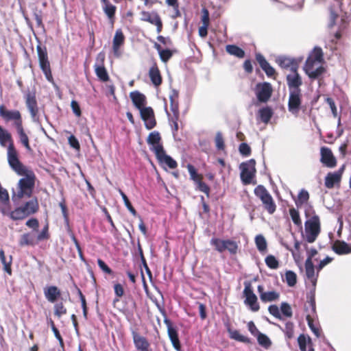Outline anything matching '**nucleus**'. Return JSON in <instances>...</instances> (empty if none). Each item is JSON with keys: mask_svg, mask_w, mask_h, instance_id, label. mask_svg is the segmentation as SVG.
Returning <instances> with one entry per match:
<instances>
[{"mask_svg": "<svg viewBox=\"0 0 351 351\" xmlns=\"http://www.w3.org/2000/svg\"><path fill=\"white\" fill-rule=\"evenodd\" d=\"M195 184H197V189L205 193L208 197L210 196V189L207 184L203 182V180H198Z\"/></svg>", "mask_w": 351, "mask_h": 351, "instance_id": "54", "label": "nucleus"}, {"mask_svg": "<svg viewBox=\"0 0 351 351\" xmlns=\"http://www.w3.org/2000/svg\"><path fill=\"white\" fill-rule=\"evenodd\" d=\"M130 97L136 108L139 110L144 107L146 102V97L143 94L136 90L130 93Z\"/></svg>", "mask_w": 351, "mask_h": 351, "instance_id": "33", "label": "nucleus"}, {"mask_svg": "<svg viewBox=\"0 0 351 351\" xmlns=\"http://www.w3.org/2000/svg\"><path fill=\"white\" fill-rule=\"evenodd\" d=\"M341 23L339 25V30L335 32V38L336 40H339L341 37V32L343 31L348 25V21L347 16L343 15L341 18Z\"/></svg>", "mask_w": 351, "mask_h": 351, "instance_id": "48", "label": "nucleus"}, {"mask_svg": "<svg viewBox=\"0 0 351 351\" xmlns=\"http://www.w3.org/2000/svg\"><path fill=\"white\" fill-rule=\"evenodd\" d=\"M170 108L174 117L179 115V104H178V94L176 92H173L170 95Z\"/></svg>", "mask_w": 351, "mask_h": 351, "instance_id": "43", "label": "nucleus"}, {"mask_svg": "<svg viewBox=\"0 0 351 351\" xmlns=\"http://www.w3.org/2000/svg\"><path fill=\"white\" fill-rule=\"evenodd\" d=\"M67 310L62 302H58L54 305V315L58 317H61L63 315L66 314Z\"/></svg>", "mask_w": 351, "mask_h": 351, "instance_id": "53", "label": "nucleus"}, {"mask_svg": "<svg viewBox=\"0 0 351 351\" xmlns=\"http://www.w3.org/2000/svg\"><path fill=\"white\" fill-rule=\"evenodd\" d=\"M254 193L256 197L261 200L263 209L268 214L273 215L276 211V204L271 195L263 185H258L254 189Z\"/></svg>", "mask_w": 351, "mask_h": 351, "instance_id": "7", "label": "nucleus"}, {"mask_svg": "<svg viewBox=\"0 0 351 351\" xmlns=\"http://www.w3.org/2000/svg\"><path fill=\"white\" fill-rule=\"evenodd\" d=\"M280 311L287 317H291L293 315L291 306L287 302H282L280 304Z\"/></svg>", "mask_w": 351, "mask_h": 351, "instance_id": "59", "label": "nucleus"}, {"mask_svg": "<svg viewBox=\"0 0 351 351\" xmlns=\"http://www.w3.org/2000/svg\"><path fill=\"white\" fill-rule=\"evenodd\" d=\"M165 324L167 326V332L169 337L173 344L174 348L177 350L180 348V343L178 338V332L176 328L172 326L171 322L169 319L165 320Z\"/></svg>", "mask_w": 351, "mask_h": 351, "instance_id": "29", "label": "nucleus"}, {"mask_svg": "<svg viewBox=\"0 0 351 351\" xmlns=\"http://www.w3.org/2000/svg\"><path fill=\"white\" fill-rule=\"evenodd\" d=\"M147 143L150 146L149 149L153 152L155 155H159L165 150L162 143V138L158 131H154L149 133L147 138Z\"/></svg>", "mask_w": 351, "mask_h": 351, "instance_id": "13", "label": "nucleus"}, {"mask_svg": "<svg viewBox=\"0 0 351 351\" xmlns=\"http://www.w3.org/2000/svg\"><path fill=\"white\" fill-rule=\"evenodd\" d=\"M210 245L219 253H223L228 251L230 255H236L239 251V245L237 242L232 239H221L219 238H212Z\"/></svg>", "mask_w": 351, "mask_h": 351, "instance_id": "9", "label": "nucleus"}, {"mask_svg": "<svg viewBox=\"0 0 351 351\" xmlns=\"http://www.w3.org/2000/svg\"><path fill=\"white\" fill-rule=\"evenodd\" d=\"M285 280L288 286L293 287L297 283V276L293 271H287L285 273Z\"/></svg>", "mask_w": 351, "mask_h": 351, "instance_id": "51", "label": "nucleus"}, {"mask_svg": "<svg viewBox=\"0 0 351 351\" xmlns=\"http://www.w3.org/2000/svg\"><path fill=\"white\" fill-rule=\"evenodd\" d=\"M344 167H341L338 171L329 172L325 177L324 185L327 189H332L335 185L339 186L341 181Z\"/></svg>", "mask_w": 351, "mask_h": 351, "instance_id": "16", "label": "nucleus"}, {"mask_svg": "<svg viewBox=\"0 0 351 351\" xmlns=\"http://www.w3.org/2000/svg\"><path fill=\"white\" fill-rule=\"evenodd\" d=\"M306 319L307 321L308 327L312 330V332L314 333V335L317 337H320V330L319 328L316 327L313 324V319L311 317L310 314L306 315Z\"/></svg>", "mask_w": 351, "mask_h": 351, "instance_id": "55", "label": "nucleus"}, {"mask_svg": "<svg viewBox=\"0 0 351 351\" xmlns=\"http://www.w3.org/2000/svg\"><path fill=\"white\" fill-rule=\"evenodd\" d=\"M125 43V36L121 29L116 31L112 40V51L115 57L119 58L121 55V48Z\"/></svg>", "mask_w": 351, "mask_h": 351, "instance_id": "22", "label": "nucleus"}, {"mask_svg": "<svg viewBox=\"0 0 351 351\" xmlns=\"http://www.w3.org/2000/svg\"><path fill=\"white\" fill-rule=\"evenodd\" d=\"M134 345L138 351H152L150 343L145 337L142 336L136 330H132Z\"/></svg>", "mask_w": 351, "mask_h": 351, "instance_id": "18", "label": "nucleus"}, {"mask_svg": "<svg viewBox=\"0 0 351 351\" xmlns=\"http://www.w3.org/2000/svg\"><path fill=\"white\" fill-rule=\"evenodd\" d=\"M308 219L304 223L305 239L309 243H314L321 232V221L319 217L315 214L311 206H309L304 212Z\"/></svg>", "mask_w": 351, "mask_h": 351, "instance_id": "3", "label": "nucleus"}, {"mask_svg": "<svg viewBox=\"0 0 351 351\" xmlns=\"http://www.w3.org/2000/svg\"><path fill=\"white\" fill-rule=\"evenodd\" d=\"M0 117L5 123H12L19 136L20 143L27 152H32V149L29 145V137L24 129L21 112L16 109L10 110L5 104H1Z\"/></svg>", "mask_w": 351, "mask_h": 351, "instance_id": "1", "label": "nucleus"}, {"mask_svg": "<svg viewBox=\"0 0 351 351\" xmlns=\"http://www.w3.org/2000/svg\"><path fill=\"white\" fill-rule=\"evenodd\" d=\"M298 343L301 351H315L312 339L308 335L300 334L298 337Z\"/></svg>", "mask_w": 351, "mask_h": 351, "instance_id": "31", "label": "nucleus"}, {"mask_svg": "<svg viewBox=\"0 0 351 351\" xmlns=\"http://www.w3.org/2000/svg\"><path fill=\"white\" fill-rule=\"evenodd\" d=\"M257 291L260 299L263 303L276 302L279 300L280 296V293L275 290L265 291L264 287L261 285L257 287Z\"/></svg>", "mask_w": 351, "mask_h": 351, "instance_id": "20", "label": "nucleus"}, {"mask_svg": "<svg viewBox=\"0 0 351 351\" xmlns=\"http://www.w3.org/2000/svg\"><path fill=\"white\" fill-rule=\"evenodd\" d=\"M97 264L99 267V268L106 274H113V271L106 264V263L100 259V258H98L97 259Z\"/></svg>", "mask_w": 351, "mask_h": 351, "instance_id": "63", "label": "nucleus"}, {"mask_svg": "<svg viewBox=\"0 0 351 351\" xmlns=\"http://www.w3.org/2000/svg\"><path fill=\"white\" fill-rule=\"evenodd\" d=\"M239 151L244 156H250L252 152L250 147L245 143H242L239 145Z\"/></svg>", "mask_w": 351, "mask_h": 351, "instance_id": "60", "label": "nucleus"}, {"mask_svg": "<svg viewBox=\"0 0 351 351\" xmlns=\"http://www.w3.org/2000/svg\"><path fill=\"white\" fill-rule=\"evenodd\" d=\"M268 311L269 313L272 315L274 317L278 319H282V316L279 311V308L276 304L270 305L268 307Z\"/></svg>", "mask_w": 351, "mask_h": 351, "instance_id": "61", "label": "nucleus"}, {"mask_svg": "<svg viewBox=\"0 0 351 351\" xmlns=\"http://www.w3.org/2000/svg\"><path fill=\"white\" fill-rule=\"evenodd\" d=\"M43 292L46 300L50 303H56L62 295L60 289L55 285L44 287Z\"/></svg>", "mask_w": 351, "mask_h": 351, "instance_id": "24", "label": "nucleus"}, {"mask_svg": "<svg viewBox=\"0 0 351 351\" xmlns=\"http://www.w3.org/2000/svg\"><path fill=\"white\" fill-rule=\"evenodd\" d=\"M215 145L217 149L223 150L225 149V143L223 138V135L220 132L216 134L215 138Z\"/></svg>", "mask_w": 351, "mask_h": 351, "instance_id": "57", "label": "nucleus"}, {"mask_svg": "<svg viewBox=\"0 0 351 351\" xmlns=\"http://www.w3.org/2000/svg\"><path fill=\"white\" fill-rule=\"evenodd\" d=\"M71 107L72 108L73 113L77 117H80L82 115L81 108H80V105L77 101L72 100L71 103Z\"/></svg>", "mask_w": 351, "mask_h": 351, "instance_id": "64", "label": "nucleus"}, {"mask_svg": "<svg viewBox=\"0 0 351 351\" xmlns=\"http://www.w3.org/2000/svg\"><path fill=\"white\" fill-rule=\"evenodd\" d=\"M39 210V204L37 197L26 202L21 206L16 207L10 213V219L13 221L23 220L26 217L36 213Z\"/></svg>", "mask_w": 351, "mask_h": 351, "instance_id": "6", "label": "nucleus"}, {"mask_svg": "<svg viewBox=\"0 0 351 351\" xmlns=\"http://www.w3.org/2000/svg\"><path fill=\"white\" fill-rule=\"evenodd\" d=\"M285 334L286 337L291 339L293 337L294 335V326L293 324L291 322H288L286 323L285 326Z\"/></svg>", "mask_w": 351, "mask_h": 351, "instance_id": "58", "label": "nucleus"}, {"mask_svg": "<svg viewBox=\"0 0 351 351\" xmlns=\"http://www.w3.org/2000/svg\"><path fill=\"white\" fill-rule=\"evenodd\" d=\"M309 193L305 189H301L295 200L298 208H301L304 204H307L309 200Z\"/></svg>", "mask_w": 351, "mask_h": 351, "instance_id": "40", "label": "nucleus"}, {"mask_svg": "<svg viewBox=\"0 0 351 351\" xmlns=\"http://www.w3.org/2000/svg\"><path fill=\"white\" fill-rule=\"evenodd\" d=\"M8 143L9 145L7 149V158L10 167L18 175L25 174L26 167L19 158L18 152L14 147L12 134L0 125V145L5 147Z\"/></svg>", "mask_w": 351, "mask_h": 351, "instance_id": "2", "label": "nucleus"}, {"mask_svg": "<svg viewBox=\"0 0 351 351\" xmlns=\"http://www.w3.org/2000/svg\"><path fill=\"white\" fill-rule=\"evenodd\" d=\"M140 110L141 119L145 122V126L147 130H152L156 125L154 112L151 107H143Z\"/></svg>", "mask_w": 351, "mask_h": 351, "instance_id": "19", "label": "nucleus"}, {"mask_svg": "<svg viewBox=\"0 0 351 351\" xmlns=\"http://www.w3.org/2000/svg\"><path fill=\"white\" fill-rule=\"evenodd\" d=\"M226 51L230 55L234 56L239 58H243L245 57L244 50L236 45H226Z\"/></svg>", "mask_w": 351, "mask_h": 351, "instance_id": "41", "label": "nucleus"}, {"mask_svg": "<svg viewBox=\"0 0 351 351\" xmlns=\"http://www.w3.org/2000/svg\"><path fill=\"white\" fill-rule=\"evenodd\" d=\"M243 295L245 298L244 304L249 307L253 312H257L260 310V304L258 302V298L254 293L253 287L250 281H245Z\"/></svg>", "mask_w": 351, "mask_h": 351, "instance_id": "11", "label": "nucleus"}, {"mask_svg": "<svg viewBox=\"0 0 351 351\" xmlns=\"http://www.w3.org/2000/svg\"><path fill=\"white\" fill-rule=\"evenodd\" d=\"M94 67L95 74L100 81L106 82L110 80L105 66H94Z\"/></svg>", "mask_w": 351, "mask_h": 351, "instance_id": "44", "label": "nucleus"}, {"mask_svg": "<svg viewBox=\"0 0 351 351\" xmlns=\"http://www.w3.org/2000/svg\"><path fill=\"white\" fill-rule=\"evenodd\" d=\"M276 62L282 69H289L292 72L298 69L300 60L286 56H280L276 59Z\"/></svg>", "mask_w": 351, "mask_h": 351, "instance_id": "23", "label": "nucleus"}, {"mask_svg": "<svg viewBox=\"0 0 351 351\" xmlns=\"http://www.w3.org/2000/svg\"><path fill=\"white\" fill-rule=\"evenodd\" d=\"M36 243L34 237L29 232L22 234L19 241V244L21 247L25 245L33 246L35 245Z\"/></svg>", "mask_w": 351, "mask_h": 351, "instance_id": "42", "label": "nucleus"}, {"mask_svg": "<svg viewBox=\"0 0 351 351\" xmlns=\"http://www.w3.org/2000/svg\"><path fill=\"white\" fill-rule=\"evenodd\" d=\"M188 171L190 174V178L195 183L199 180H203V176L197 172L195 167L191 164H188L187 166Z\"/></svg>", "mask_w": 351, "mask_h": 351, "instance_id": "49", "label": "nucleus"}, {"mask_svg": "<svg viewBox=\"0 0 351 351\" xmlns=\"http://www.w3.org/2000/svg\"><path fill=\"white\" fill-rule=\"evenodd\" d=\"M25 104L29 110L32 119H35L38 114V103L34 93H28L25 96Z\"/></svg>", "mask_w": 351, "mask_h": 351, "instance_id": "26", "label": "nucleus"}, {"mask_svg": "<svg viewBox=\"0 0 351 351\" xmlns=\"http://www.w3.org/2000/svg\"><path fill=\"white\" fill-rule=\"evenodd\" d=\"M265 264L267 265V266L270 269H276L278 268V267H279L278 261L273 255H271V254L268 255L265 258Z\"/></svg>", "mask_w": 351, "mask_h": 351, "instance_id": "52", "label": "nucleus"}, {"mask_svg": "<svg viewBox=\"0 0 351 351\" xmlns=\"http://www.w3.org/2000/svg\"><path fill=\"white\" fill-rule=\"evenodd\" d=\"M33 15L36 21V26L45 30V25L43 23V11L36 7L33 10Z\"/></svg>", "mask_w": 351, "mask_h": 351, "instance_id": "46", "label": "nucleus"}, {"mask_svg": "<svg viewBox=\"0 0 351 351\" xmlns=\"http://www.w3.org/2000/svg\"><path fill=\"white\" fill-rule=\"evenodd\" d=\"M12 256H5V252L3 250H0V260L3 266V271L6 272L9 276H12Z\"/></svg>", "mask_w": 351, "mask_h": 351, "instance_id": "34", "label": "nucleus"}, {"mask_svg": "<svg viewBox=\"0 0 351 351\" xmlns=\"http://www.w3.org/2000/svg\"><path fill=\"white\" fill-rule=\"evenodd\" d=\"M255 165L256 161L254 159H250L240 165L241 180L244 185H248L252 183L256 184V182L252 181L256 172Z\"/></svg>", "mask_w": 351, "mask_h": 351, "instance_id": "10", "label": "nucleus"}, {"mask_svg": "<svg viewBox=\"0 0 351 351\" xmlns=\"http://www.w3.org/2000/svg\"><path fill=\"white\" fill-rule=\"evenodd\" d=\"M286 80L289 91L302 90L300 86L302 85V80L298 70L292 71L291 74L287 75Z\"/></svg>", "mask_w": 351, "mask_h": 351, "instance_id": "21", "label": "nucleus"}, {"mask_svg": "<svg viewBox=\"0 0 351 351\" xmlns=\"http://www.w3.org/2000/svg\"><path fill=\"white\" fill-rule=\"evenodd\" d=\"M49 238V226L48 224H47L41 230V232L38 234L37 237V241H43L48 239Z\"/></svg>", "mask_w": 351, "mask_h": 351, "instance_id": "62", "label": "nucleus"}, {"mask_svg": "<svg viewBox=\"0 0 351 351\" xmlns=\"http://www.w3.org/2000/svg\"><path fill=\"white\" fill-rule=\"evenodd\" d=\"M102 8L110 22L113 24L115 20L117 7L108 1L103 5Z\"/></svg>", "mask_w": 351, "mask_h": 351, "instance_id": "39", "label": "nucleus"}, {"mask_svg": "<svg viewBox=\"0 0 351 351\" xmlns=\"http://www.w3.org/2000/svg\"><path fill=\"white\" fill-rule=\"evenodd\" d=\"M227 330L230 339L247 344L252 343L251 339L249 337L241 335L239 330H232L230 327L227 328Z\"/></svg>", "mask_w": 351, "mask_h": 351, "instance_id": "38", "label": "nucleus"}, {"mask_svg": "<svg viewBox=\"0 0 351 351\" xmlns=\"http://www.w3.org/2000/svg\"><path fill=\"white\" fill-rule=\"evenodd\" d=\"M23 176L25 177L21 178L17 184V191L12 195V200L16 201L23 198H30L32 196L36 176L33 171H27Z\"/></svg>", "mask_w": 351, "mask_h": 351, "instance_id": "5", "label": "nucleus"}, {"mask_svg": "<svg viewBox=\"0 0 351 351\" xmlns=\"http://www.w3.org/2000/svg\"><path fill=\"white\" fill-rule=\"evenodd\" d=\"M320 162L324 166L333 168L337 166V160L332 150L327 147H322L320 149Z\"/></svg>", "mask_w": 351, "mask_h": 351, "instance_id": "17", "label": "nucleus"}, {"mask_svg": "<svg viewBox=\"0 0 351 351\" xmlns=\"http://www.w3.org/2000/svg\"><path fill=\"white\" fill-rule=\"evenodd\" d=\"M154 48L158 51L160 58L162 62H167L173 56V51L169 49H163L160 45L157 43H154Z\"/></svg>", "mask_w": 351, "mask_h": 351, "instance_id": "36", "label": "nucleus"}, {"mask_svg": "<svg viewBox=\"0 0 351 351\" xmlns=\"http://www.w3.org/2000/svg\"><path fill=\"white\" fill-rule=\"evenodd\" d=\"M255 243L259 252H263L266 251L267 247V241L263 235L258 234L255 237Z\"/></svg>", "mask_w": 351, "mask_h": 351, "instance_id": "47", "label": "nucleus"}, {"mask_svg": "<svg viewBox=\"0 0 351 351\" xmlns=\"http://www.w3.org/2000/svg\"><path fill=\"white\" fill-rule=\"evenodd\" d=\"M341 0H335V2L329 8V23L330 28L333 27L337 23L336 20L339 19V12L341 11Z\"/></svg>", "mask_w": 351, "mask_h": 351, "instance_id": "27", "label": "nucleus"}, {"mask_svg": "<svg viewBox=\"0 0 351 351\" xmlns=\"http://www.w3.org/2000/svg\"><path fill=\"white\" fill-rule=\"evenodd\" d=\"M272 86L269 82L258 83L256 86V95L260 102H267L272 95Z\"/></svg>", "mask_w": 351, "mask_h": 351, "instance_id": "14", "label": "nucleus"}, {"mask_svg": "<svg viewBox=\"0 0 351 351\" xmlns=\"http://www.w3.org/2000/svg\"><path fill=\"white\" fill-rule=\"evenodd\" d=\"M256 338L258 344L264 348L268 349L271 346V341L266 335L260 332L256 336Z\"/></svg>", "mask_w": 351, "mask_h": 351, "instance_id": "45", "label": "nucleus"}, {"mask_svg": "<svg viewBox=\"0 0 351 351\" xmlns=\"http://www.w3.org/2000/svg\"><path fill=\"white\" fill-rule=\"evenodd\" d=\"M38 62L40 69L46 79L49 82H53V77L51 69L50 62L48 57L47 49L45 46L38 45L36 46Z\"/></svg>", "mask_w": 351, "mask_h": 351, "instance_id": "8", "label": "nucleus"}, {"mask_svg": "<svg viewBox=\"0 0 351 351\" xmlns=\"http://www.w3.org/2000/svg\"><path fill=\"white\" fill-rule=\"evenodd\" d=\"M149 77L152 84L156 86H159L162 82V77L159 70L157 62L154 60L149 70Z\"/></svg>", "mask_w": 351, "mask_h": 351, "instance_id": "28", "label": "nucleus"}, {"mask_svg": "<svg viewBox=\"0 0 351 351\" xmlns=\"http://www.w3.org/2000/svg\"><path fill=\"white\" fill-rule=\"evenodd\" d=\"M12 211L10 202H0V212L3 215H7L10 218V213H12Z\"/></svg>", "mask_w": 351, "mask_h": 351, "instance_id": "56", "label": "nucleus"}, {"mask_svg": "<svg viewBox=\"0 0 351 351\" xmlns=\"http://www.w3.org/2000/svg\"><path fill=\"white\" fill-rule=\"evenodd\" d=\"M322 61L323 52L322 49L315 47L304 66V71L310 79L316 80L326 71L325 68L322 65L315 67L317 64H320Z\"/></svg>", "mask_w": 351, "mask_h": 351, "instance_id": "4", "label": "nucleus"}, {"mask_svg": "<svg viewBox=\"0 0 351 351\" xmlns=\"http://www.w3.org/2000/svg\"><path fill=\"white\" fill-rule=\"evenodd\" d=\"M256 60L269 77L274 80L276 78L277 73L276 70L269 64L261 53L256 54Z\"/></svg>", "mask_w": 351, "mask_h": 351, "instance_id": "25", "label": "nucleus"}, {"mask_svg": "<svg viewBox=\"0 0 351 351\" xmlns=\"http://www.w3.org/2000/svg\"><path fill=\"white\" fill-rule=\"evenodd\" d=\"M141 20L148 22L156 26V32L158 34L160 33L162 29V22L160 16L156 12H149L147 11H142L141 12Z\"/></svg>", "mask_w": 351, "mask_h": 351, "instance_id": "15", "label": "nucleus"}, {"mask_svg": "<svg viewBox=\"0 0 351 351\" xmlns=\"http://www.w3.org/2000/svg\"><path fill=\"white\" fill-rule=\"evenodd\" d=\"M304 266L306 277L311 280L312 285L315 289L316 287L319 272H317V275L315 276V267L313 261H310V258H306Z\"/></svg>", "mask_w": 351, "mask_h": 351, "instance_id": "30", "label": "nucleus"}, {"mask_svg": "<svg viewBox=\"0 0 351 351\" xmlns=\"http://www.w3.org/2000/svg\"><path fill=\"white\" fill-rule=\"evenodd\" d=\"M289 211L290 217H291L293 223L295 226L302 228V220H301L298 210L293 207V208H291Z\"/></svg>", "mask_w": 351, "mask_h": 351, "instance_id": "50", "label": "nucleus"}, {"mask_svg": "<svg viewBox=\"0 0 351 351\" xmlns=\"http://www.w3.org/2000/svg\"><path fill=\"white\" fill-rule=\"evenodd\" d=\"M332 250L337 254H348L351 253V246L343 241L336 240L332 245Z\"/></svg>", "mask_w": 351, "mask_h": 351, "instance_id": "32", "label": "nucleus"}, {"mask_svg": "<svg viewBox=\"0 0 351 351\" xmlns=\"http://www.w3.org/2000/svg\"><path fill=\"white\" fill-rule=\"evenodd\" d=\"M156 157L160 162L165 163L170 169H176L178 166L177 162L171 156L167 155L165 150L162 151V154L156 155Z\"/></svg>", "mask_w": 351, "mask_h": 351, "instance_id": "37", "label": "nucleus"}, {"mask_svg": "<svg viewBox=\"0 0 351 351\" xmlns=\"http://www.w3.org/2000/svg\"><path fill=\"white\" fill-rule=\"evenodd\" d=\"M273 114L274 112L269 106L263 107L258 111V116L260 120L265 124H267L270 121Z\"/></svg>", "mask_w": 351, "mask_h": 351, "instance_id": "35", "label": "nucleus"}, {"mask_svg": "<svg viewBox=\"0 0 351 351\" xmlns=\"http://www.w3.org/2000/svg\"><path fill=\"white\" fill-rule=\"evenodd\" d=\"M302 102V90L289 91V101H288V110L294 114L298 115Z\"/></svg>", "mask_w": 351, "mask_h": 351, "instance_id": "12", "label": "nucleus"}]
</instances>
